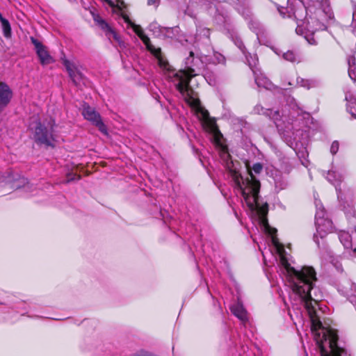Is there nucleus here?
I'll list each match as a JSON object with an SVG mask.
<instances>
[{"mask_svg":"<svg viewBox=\"0 0 356 356\" xmlns=\"http://www.w3.org/2000/svg\"><path fill=\"white\" fill-rule=\"evenodd\" d=\"M247 168L250 178H247L245 180L246 186L242 190V196L251 211L256 210L259 218L266 217L268 212V203L266 202L260 206L258 202L261 187L260 182L254 176L249 165H247Z\"/></svg>","mask_w":356,"mask_h":356,"instance_id":"nucleus-1","label":"nucleus"},{"mask_svg":"<svg viewBox=\"0 0 356 356\" xmlns=\"http://www.w3.org/2000/svg\"><path fill=\"white\" fill-rule=\"evenodd\" d=\"M54 120L51 119L49 122H41L38 120L33 132V140L38 145H44L46 147H54Z\"/></svg>","mask_w":356,"mask_h":356,"instance_id":"nucleus-2","label":"nucleus"},{"mask_svg":"<svg viewBox=\"0 0 356 356\" xmlns=\"http://www.w3.org/2000/svg\"><path fill=\"white\" fill-rule=\"evenodd\" d=\"M289 18H293L295 24L292 25H296V32L298 34H302L303 29L309 31V22L307 19V8L302 2L298 1L296 3H293L290 6V11H288Z\"/></svg>","mask_w":356,"mask_h":356,"instance_id":"nucleus-3","label":"nucleus"},{"mask_svg":"<svg viewBox=\"0 0 356 356\" xmlns=\"http://www.w3.org/2000/svg\"><path fill=\"white\" fill-rule=\"evenodd\" d=\"M199 113L201 114L200 120L202 121L204 129L213 136V143L223 151L227 150V147L222 143L223 136L219 130L215 118H211L208 111L206 109H201Z\"/></svg>","mask_w":356,"mask_h":356,"instance_id":"nucleus-4","label":"nucleus"},{"mask_svg":"<svg viewBox=\"0 0 356 356\" xmlns=\"http://www.w3.org/2000/svg\"><path fill=\"white\" fill-rule=\"evenodd\" d=\"M323 338L325 340H329V346L331 351L330 354H329L323 345V341H317V345L321 356H341L346 352L345 349L338 346L339 337L335 330L332 328L326 329L323 333Z\"/></svg>","mask_w":356,"mask_h":356,"instance_id":"nucleus-5","label":"nucleus"},{"mask_svg":"<svg viewBox=\"0 0 356 356\" xmlns=\"http://www.w3.org/2000/svg\"><path fill=\"white\" fill-rule=\"evenodd\" d=\"M195 76V70L191 67L179 70L174 75V76L177 78L179 81L176 85V88L184 98L195 95V91L190 86V83L191 79Z\"/></svg>","mask_w":356,"mask_h":356,"instance_id":"nucleus-6","label":"nucleus"},{"mask_svg":"<svg viewBox=\"0 0 356 356\" xmlns=\"http://www.w3.org/2000/svg\"><path fill=\"white\" fill-rule=\"evenodd\" d=\"M280 263L289 273L293 274L296 277L298 281L296 283L301 284L308 279L317 280L316 270L312 266H303L300 270H298L290 265L284 255L280 256Z\"/></svg>","mask_w":356,"mask_h":356,"instance_id":"nucleus-7","label":"nucleus"},{"mask_svg":"<svg viewBox=\"0 0 356 356\" xmlns=\"http://www.w3.org/2000/svg\"><path fill=\"white\" fill-rule=\"evenodd\" d=\"M316 280L312 279H308L305 282L300 283H293L292 289L293 291L298 294L305 302V307L307 309L310 310L314 309L312 304L313 298L312 297L311 291L314 288V282Z\"/></svg>","mask_w":356,"mask_h":356,"instance_id":"nucleus-8","label":"nucleus"},{"mask_svg":"<svg viewBox=\"0 0 356 356\" xmlns=\"http://www.w3.org/2000/svg\"><path fill=\"white\" fill-rule=\"evenodd\" d=\"M82 115L84 118L96 126L103 134H107V128L102 122V118L98 112L87 104L83 105Z\"/></svg>","mask_w":356,"mask_h":356,"instance_id":"nucleus-9","label":"nucleus"},{"mask_svg":"<svg viewBox=\"0 0 356 356\" xmlns=\"http://www.w3.org/2000/svg\"><path fill=\"white\" fill-rule=\"evenodd\" d=\"M30 39L35 47L36 54L39 58L41 65H47L54 63V59L49 54L47 47L40 41L34 37H31Z\"/></svg>","mask_w":356,"mask_h":356,"instance_id":"nucleus-10","label":"nucleus"},{"mask_svg":"<svg viewBox=\"0 0 356 356\" xmlns=\"http://www.w3.org/2000/svg\"><path fill=\"white\" fill-rule=\"evenodd\" d=\"M13 92L10 86L5 82L0 81V113L10 104Z\"/></svg>","mask_w":356,"mask_h":356,"instance_id":"nucleus-11","label":"nucleus"},{"mask_svg":"<svg viewBox=\"0 0 356 356\" xmlns=\"http://www.w3.org/2000/svg\"><path fill=\"white\" fill-rule=\"evenodd\" d=\"M94 20L101 29L105 32V34L108 39L113 38L115 41L120 42V36L118 34L105 20L99 16L95 17Z\"/></svg>","mask_w":356,"mask_h":356,"instance_id":"nucleus-12","label":"nucleus"},{"mask_svg":"<svg viewBox=\"0 0 356 356\" xmlns=\"http://www.w3.org/2000/svg\"><path fill=\"white\" fill-rule=\"evenodd\" d=\"M227 169L228 170L236 185L241 191L244 189L241 184V181H243V177L241 176V174L239 172L238 168L236 166L235 163L232 161L227 163Z\"/></svg>","mask_w":356,"mask_h":356,"instance_id":"nucleus-13","label":"nucleus"},{"mask_svg":"<svg viewBox=\"0 0 356 356\" xmlns=\"http://www.w3.org/2000/svg\"><path fill=\"white\" fill-rule=\"evenodd\" d=\"M231 312L242 321L248 320L247 312L243 305L240 304L234 305L230 307Z\"/></svg>","mask_w":356,"mask_h":356,"instance_id":"nucleus-14","label":"nucleus"},{"mask_svg":"<svg viewBox=\"0 0 356 356\" xmlns=\"http://www.w3.org/2000/svg\"><path fill=\"white\" fill-rule=\"evenodd\" d=\"M317 229L320 232H331L332 230V222L327 219H321L316 222Z\"/></svg>","mask_w":356,"mask_h":356,"instance_id":"nucleus-15","label":"nucleus"},{"mask_svg":"<svg viewBox=\"0 0 356 356\" xmlns=\"http://www.w3.org/2000/svg\"><path fill=\"white\" fill-rule=\"evenodd\" d=\"M184 99L191 108L196 110L197 113H200L201 109H204L201 106L200 100L197 97H195V95L185 97Z\"/></svg>","mask_w":356,"mask_h":356,"instance_id":"nucleus-16","label":"nucleus"},{"mask_svg":"<svg viewBox=\"0 0 356 356\" xmlns=\"http://www.w3.org/2000/svg\"><path fill=\"white\" fill-rule=\"evenodd\" d=\"M0 22L1 24V28L4 37L8 38L11 37L12 30L10 22L6 18H4L2 14L0 13Z\"/></svg>","mask_w":356,"mask_h":356,"instance_id":"nucleus-17","label":"nucleus"},{"mask_svg":"<svg viewBox=\"0 0 356 356\" xmlns=\"http://www.w3.org/2000/svg\"><path fill=\"white\" fill-rule=\"evenodd\" d=\"M69 76L75 86H79L83 79V74L77 69L69 73Z\"/></svg>","mask_w":356,"mask_h":356,"instance_id":"nucleus-18","label":"nucleus"},{"mask_svg":"<svg viewBox=\"0 0 356 356\" xmlns=\"http://www.w3.org/2000/svg\"><path fill=\"white\" fill-rule=\"evenodd\" d=\"M158 62L161 68L168 72H172L174 70L172 67L169 64L168 61L163 58V56L159 58Z\"/></svg>","mask_w":356,"mask_h":356,"instance_id":"nucleus-19","label":"nucleus"},{"mask_svg":"<svg viewBox=\"0 0 356 356\" xmlns=\"http://www.w3.org/2000/svg\"><path fill=\"white\" fill-rule=\"evenodd\" d=\"M81 179V176L80 175H78L75 172H68L66 175V180L65 181V183L68 184L71 181H78Z\"/></svg>","mask_w":356,"mask_h":356,"instance_id":"nucleus-20","label":"nucleus"},{"mask_svg":"<svg viewBox=\"0 0 356 356\" xmlns=\"http://www.w3.org/2000/svg\"><path fill=\"white\" fill-rule=\"evenodd\" d=\"M323 328V324L318 318H312V326L311 329L312 331H318V330Z\"/></svg>","mask_w":356,"mask_h":356,"instance_id":"nucleus-21","label":"nucleus"},{"mask_svg":"<svg viewBox=\"0 0 356 356\" xmlns=\"http://www.w3.org/2000/svg\"><path fill=\"white\" fill-rule=\"evenodd\" d=\"M283 58L290 62L294 63L297 60L296 55L291 51H288L283 54Z\"/></svg>","mask_w":356,"mask_h":356,"instance_id":"nucleus-22","label":"nucleus"},{"mask_svg":"<svg viewBox=\"0 0 356 356\" xmlns=\"http://www.w3.org/2000/svg\"><path fill=\"white\" fill-rule=\"evenodd\" d=\"M131 26L139 38L145 33L144 31L140 25L134 23Z\"/></svg>","mask_w":356,"mask_h":356,"instance_id":"nucleus-23","label":"nucleus"},{"mask_svg":"<svg viewBox=\"0 0 356 356\" xmlns=\"http://www.w3.org/2000/svg\"><path fill=\"white\" fill-rule=\"evenodd\" d=\"M140 39L143 41L144 44L146 46L147 49H150L152 44H151V41L149 38L145 35V33L140 38Z\"/></svg>","mask_w":356,"mask_h":356,"instance_id":"nucleus-24","label":"nucleus"},{"mask_svg":"<svg viewBox=\"0 0 356 356\" xmlns=\"http://www.w3.org/2000/svg\"><path fill=\"white\" fill-rule=\"evenodd\" d=\"M63 65L65 67L68 74L75 70L76 68L68 60H63Z\"/></svg>","mask_w":356,"mask_h":356,"instance_id":"nucleus-25","label":"nucleus"},{"mask_svg":"<svg viewBox=\"0 0 356 356\" xmlns=\"http://www.w3.org/2000/svg\"><path fill=\"white\" fill-rule=\"evenodd\" d=\"M157 59L159 58H161V51L160 48L156 49L153 45L151 47L150 49H147Z\"/></svg>","mask_w":356,"mask_h":356,"instance_id":"nucleus-26","label":"nucleus"},{"mask_svg":"<svg viewBox=\"0 0 356 356\" xmlns=\"http://www.w3.org/2000/svg\"><path fill=\"white\" fill-rule=\"evenodd\" d=\"M348 75L352 80L356 82V66L348 67Z\"/></svg>","mask_w":356,"mask_h":356,"instance_id":"nucleus-27","label":"nucleus"},{"mask_svg":"<svg viewBox=\"0 0 356 356\" xmlns=\"http://www.w3.org/2000/svg\"><path fill=\"white\" fill-rule=\"evenodd\" d=\"M339 143L337 140H334L332 142L331 147H330V152L332 154H336L337 152L339 151Z\"/></svg>","mask_w":356,"mask_h":356,"instance_id":"nucleus-28","label":"nucleus"},{"mask_svg":"<svg viewBox=\"0 0 356 356\" xmlns=\"http://www.w3.org/2000/svg\"><path fill=\"white\" fill-rule=\"evenodd\" d=\"M278 11L280 14V15L282 17V18L285 19V18H289V16H288V11H290V6L287 7V8H278Z\"/></svg>","mask_w":356,"mask_h":356,"instance_id":"nucleus-29","label":"nucleus"},{"mask_svg":"<svg viewBox=\"0 0 356 356\" xmlns=\"http://www.w3.org/2000/svg\"><path fill=\"white\" fill-rule=\"evenodd\" d=\"M252 169L256 174H259L263 169V165L260 163H256L253 165Z\"/></svg>","mask_w":356,"mask_h":356,"instance_id":"nucleus-30","label":"nucleus"},{"mask_svg":"<svg viewBox=\"0 0 356 356\" xmlns=\"http://www.w3.org/2000/svg\"><path fill=\"white\" fill-rule=\"evenodd\" d=\"M348 67H353V66H356V59H355V57L353 56H350L348 58Z\"/></svg>","mask_w":356,"mask_h":356,"instance_id":"nucleus-31","label":"nucleus"},{"mask_svg":"<svg viewBox=\"0 0 356 356\" xmlns=\"http://www.w3.org/2000/svg\"><path fill=\"white\" fill-rule=\"evenodd\" d=\"M260 220L264 228H269V224L268 222L267 216L266 217H260Z\"/></svg>","mask_w":356,"mask_h":356,"instance_id":"nucleus-32","label":"nucleus"},{"mask_svg":"<svg viewBox=\"0 0 356 356\" xmlns=\"http://www.w3.org/2000/svg\"><path fill=\"white\" fill-rule=\"evenodd\" d=\"M122 17L123 18L124 22L129 25L131 26L134 24V22L130 19V18L127 14H122Z\"/></svg>","mask_w":356,"mask_h":356,"instance_id":"nucleus-33","label":"nucleus"},{"mask_svg":"<svg viewBox=\"0 0 356 356\" xmlns=\"http://www.w3.org/2000/svg\"><path fill=\"white\" fill-rule=\"evenodd\" d=\"M160 0H147L148 6H154L155 7H158L159 5Z\"/></svg>","mask_w":356,"mask_h":356,"instance_id":"nucleus-34","label":"nucleus"},{"mask_svg":"<svg viewBox=\"0 0 356 356\" xmlns=\"http://www.w3.org/2000/svg\"><path fill=\"white\" fill-rule=\"evenodd\" d=\"M266 232H268L270 235H274L277 233V229L275 228L271 227L269 225V228H266Z\"/></svg>","mask_w":356,"mask_h":356,"instance_id":"nucleus-35","label":"nucleus"},{"mask_svg":"<svg viewBox=\"0 0 356 356\" xmlns=\"http://www.w3.org/2000/svg\"><path fill=\"white\" fill-rule=\"evenodd\" d=\"M104 1H106L110 6H111V7L115 6V4L113 1H111V0H104Z\"/></svg>","mask_w":356,"mask_h":356,"instance_id":"nucleus-36","label":"nucleus"},{"mask_svg":"<svg viewBox=\"0 0 356 356\" xmlns=\"http://www.w3.org/2000/svg\"><path fill=\"white\" fill-rule=\"evenodd\" d=\"M307 40H308V42L311 44H316V42L315 41V40L314 38H312L311 40H309L307 38Z\"/></svg>","mask_w":356,"mask_h":356,"instance_id":"nucleus-37","label":"nucleus"},{"mask_svg":"<svg viewBox=\"0 0 356 356\" xmlns=\"http://www.w3.org/2000/svg\"><path fill=\"white\" fill-rule=\"evenodd\" d=\"M193 54H193V51H191V52H190V56H193Z\"/></svg>","mask_w":356,"mask_h":356,"instance_id":"nucleus-38","label":"nucleus"}]
</instances>
